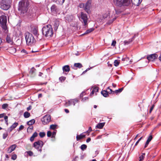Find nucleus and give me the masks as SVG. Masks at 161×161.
Wrapping results in <instances>:
<instances>
[{
    "instance_id": "1",
    "label": "nucleus",
    "mask_w": 161,
    "mask_h": 161,
    "mask_svg": "<svg viewBox=\"0 0 161 161\" xmlns=\"http://www.w3.org/2000/svg\"><path fill=\"white\" fill-rule=\"evenodd\" d=\"M42 33L46 37L49 38L52 37L53 34V31L52 26L48 25L44 26L42 29Z\"/></svg>"
},
{
    "instance_id": "2",
    "label": "nucleus",
    "mask_w": 161,
    "mask_h": 161,
    "mask_svg": "<svg viewBox=\"0 0 161 161\" xmlns=\"http://www.w3.org/2000/svg\"><path fill=\"white\" fill-rule=\"evenodd\" d=\"M29 5L27 2L20 1L19 4L18 10L21 13L24 14L27 12Z\"/></svg>"
},
{
    "instance_id": "3",
    "label": "nucleus",
    "mask_w": 161,
    "mask_h": 161,
    "mask_svg": "<svg viewBox=\"0 0 161 161\" xmlns=\"http://www.w3.org/2000/svg\"><path fill=\"white\" fill-rule=\"evenodd\" d=\"M108 23L109 24L112 23L117 18V16L116 14H118L119 12L114 9L108 11Z\"/></svg>"
},
{
    "instance_id": "4",
    "label": "nucleus",
    "mask_w": 161,
    "mask_h": 161,
    "mask_svg": "<svg viewBox=\"0 0 161 161\" xmlns=\"http://www.w3.org/2000/svg\"><path fill=\"white\" fill-rule=\"evenodd\" d=\"M25 36L27 44L31 45L35 42V40L31 34L29 32H26L25 34Z\"/></svg>"
},
{
    "instance_id": "5",
    "label": "nucleus",
    "mask_w": 161,
    "mask_h": 161,
    "mask_svg": "<svg viewBox=\"0 0 161 161\" xmlns=\"http://www.w3.org/2000/svg\"><path fill=\"white\" fill-rule=\"evenodd\" d=\"M11 3V0H2L0 6L2 9L7 10L10 8Z\"/></svg>"
},
{
    "instance_id": "6",
    "label": "nucleus",
    "mask_w": 161,
    "mask_h": 161,
    "mask_svg": "<svg viewBox=\"0 0 161 161\" xmlns=\"http://www.w3.org/2000/svg\"><path fill=\"white\" fill-rule=\"evenodd\" d=\"M114 4L119 7L127 6L130 3L129 0H113Z\"/></svg>"
},
{
    "instance_id": "7",
    "label": "nucleus",
    "mask_w": 161,
    "mask_h": 161,
    "mask_svg": "<svg viewBox=\"0 0 161 161\" xmlns=\"http://www.w3.org/2000/svg\"><path fill=\"white\" fill-rule=\"evenodd\" d=\"M7 16H6L2 15L0 16V25L4 30H6L7 29Z\"/></svg>"
},
{
    "instance_id": "8",
    "label": "nucleus",
    "mask_w": 161,
    "mask_h": 161,
    "mask_svg": "<svg viewBox=\"0 0 161 161\" xmlns=\"http://www.w3.org/2000/svg\"><path fill=\"white\" fill-rule=\"evenodd\" d=\"M79 19L85 27L87 26L88 18L86 14L81 12L80 16H79Z\"/></svg>"
},
{
    "instance_id": "9",
    "label": "nucleus",
    "mask_w": 161,
    "mask_h": 161,
    "mask_svg": "<svg viewBox=\"0 0 161 161\" xmlns=\"http://www.w3.org/2000/svg\"><path fill=\"white\" fill-rule=\"evenodd\" d=\"M43 143L41 141L35 142L33 144L34 147L40 152L42 151V148L43 146Z\"/></svg>"
},
{
    "instance_id": "10",
    "label": "nucleus",
    "mask_w": 161,
    "mask_h": 161,
    "mask_svg": "<svg viewBox=\"0 0 161 161\" xmlns=\"http://www.w3.org/2000/svg\"><path fill=\"white\" fill-rule=\"evenodd\" d=\"M51 119V116L49 115H45L42 119V121L44 125L47 124L48 123Z\"/></svg>"
},
{
    "instance_id": "11",
    "label": "nucleus",
    "mask_w": 161,
    "mask_h": 161,
    "mask_svg": "<svg viewBox=\"0 0 161 161\" xmlns=\"http://www.w3.org/2000/svg\"><path fill=\"white\" fill-rule=\"evenodd\" d=\"M91 0H88L85 5V10L88 14L90 12V8L91 5Z\"/></svg>"
},
{
    "instance_id": "12",
    "label": "nucleus",
    "mask_w": 161,
    "mask_h": 161,
    "mask_svg": "<svg viewBox=\"0 0 161 161\" xmlns=\"http://www.w3.org/2000/svg\"><path fill=\"white\" fill-rule=\"evenodd\" d=\"M158 57V55L156 54H152L148 56L147 58L149 61H153Z\"/></svg>"
},
{
    "instance_id": "13",
    "label": "nucleus",
    "mask_w": 161,
    "mask_h": 161,
    "mask_svg": "<svg viewBox=\"0 0 161 161\" xmlns=\"http://www.w3.org/2000/svg\"><path fill=\"white\" fill-rule=\"evenodd\" d=\"M60 20L56 19L54 21L53 26L54 28L55 31H56L57 30L58 26L59 25Z\"/></svg>"
},
{
    "instance_id": "14",
    "label": "nucleus",
    "mask_w": 161,
    "mask_h": 161,
    "mask_svg": "<svg viewBox=\"0 0 161 161\" xmlns=\"http://www.w3.org/2000/svg\"><path fill=\"white\" fill-rule=\"evenodd\" d=\"M18 125V123L15 122L8 129V131L9 132H11L14 129L17 127Z\"/></svg>"
},
{
    "instance_id": "15",
    "label": "nucleus",
    "mask_w": 161,
    "mask_h": 161,
    "mask_svg": "<svg viewBox=\"0 0 161 161\" xmlns=\"http://www.w3.org/2000/svg\"><path fill=\"white\" fill-rule=\"evenodd\" d=\"M32 32L35 36H37L38 34V28L36 27H34L32 28Z\"/></svg>"
},
{
    "instance_id": "16",
    "label": "nucleus",
    "mask_w": 161,
    "mask_h": 161,
    "mask_svg": "<svg viewBox=\"0 0 161 161\" xmlns=\"http://www.w3.org/2000/svg\"><path fill=\"white\" fill-rule=\"evenodd\" d=\"M153 138L152 136V135H150L148 137L144 147V148H146L148 145L149 142L151 141Z\"/></svg>"
},
{
    "instance_id": "17",
    "label": "nucleus",
    "mask_w": 161,
    "mask_h": 161,
    "mask_svg": "<svg viewBox=\"0 0 161 161\" xmlns=\"http://www.w3.org/2000/svg\"><path fill=\"white\" fill-rule=\"evenodd\" d=\"M142 0H131L133 4L136 6H138L142 2Z\"/></svg>"
},
{
    "instance_id": "18",
    "label": "nucleus",
    "mask_w": 161,
    "mask_h": 161,
    "mask_svg": "<svg viewBox=\"0 0 161 161\" xmlns=\"http://www.w3.org/2000/svg\"><path fill=\"white\" fill-rule=\"evenodd\" d=\"M6 41L8 43H9L11 44L12 43L13 40L11 38L9 35H7L6 37Z\"/></svg>"
},
{
    "instance_id": "19",
    "label": "nucleus",
    "mask_w": 161,
    "mask_h": 161,
    "mask_svg": "<svg viewBox=\"0 0 161 161\" xmlns=\"http://www.w3.org/2000/svg\"><path fill=\"white\" fill-rule=\"evenodd\" d=\"M53 2H55L57 4L59 5H62L65 0H52Z\"/></svg>"
},
{
    "instance_id": "20",
    "label": "nucleus",
    "mask_w": 161,
    "mask_h": 161,
    "mask_svg": "<svg viewBox=\"0 0 161 161\" xmlns=\"http://www.w3.org/2000/svg\"><path fill=\"white\" fill-rule=\"evenodd\" d=\"M64 72H68L70 70L69 66L68 65H65L63 67Z\"/></svg>"
},
{
    "instance_id": "21",
    "label": "nucleus",
    "mask_w": 161,
    "mask_h": 161,
    "mask_svg": "<svg viewBox=\"0 0 161 161\" xmlns=\"http://www.w3.org/2000/svg\"><path fill=\"white\" fill-rule=\"evenodd\" d=\"M105 123H101L98 124L96 126V129H102L105 125Z\"/></svg>"
},
{
    "instance_id": "22",
    "label": "nucleus",
    "mask_w": 161,
    "mask_h": 161,
    "mask_svg": "<svg viewBox=\"0 0 161 161\" xmlns=\"http://www.w3.org/2000/svg\"><path fill=\"white\" fill-rule=\"evenodd\" d=\"M98 87H94L92 92H91V93H90V96H92V95H93L94 94V93H95V92H98Z\"/></svg>"
},
{
    "instance_id": "23",
    "label": "nucleus",
    "mask_w": 161,
    "mask_h": 161,
    "mask_svg": "<svg viewBox=\"0 0 161 161\" xmlns=\"http://www.w3.org/2000/svg\"><path fill=\"white\" fill-rule=\"evenodd\" d=\"M36 69L34 67H32L30 70L29 74L31 75H32V76H35V74H34L35 71Z\"/></svg>"
},
{
    "instance_id": "24",
    "label": "nucleus",
    "mask_w": 161,
    "mask_h": 161,
    "mask_svg": "<svg viewBox=\"0 0 161 161\" xmlns=\"http://www.w3.org/2000/svg\"><path fill=\"white\" fill-rule=\"evenodd\" d=\"M37 136V133L36 132H34L32 135V136L30 138V140L31 142H33L34 139L35 137H36Z\"/></svg>"
},
{
    "instance_id": "25",
    "label": "nucleus",
    "mask_w": 161,
    "mask_h": 161,
    "mask_svg": "<svg viewBox=\"0 0 161 161\" xmlns=\"http://www.w3.org/2000/svg\"><path fill=\"white\" fill-rule=\"evenodd\" d=\"M85 136V135L83 134H81L80 135H77L76 136V140L77 141H78L79 140L84 137Z\"/></svg>"
},
{
    "instance_id": "26",
    "label": "nucleus",
    "mask_w": 161,
    "mask_h": 161,
    "mask_svg": "<svg viewBox=\"0 0 161 161\" xmlns=\"http://www.w3.org/2000/svg\"><path fill=\"white\" fill-rule=\"evenodd\" d=\"M108 93L107 92V91H106L105 90H103V91H102L101 92V94L104 97H107L108 96Z\"/></svg>"
},
{
    "instance_id": "27",
    "label": "nucleus",
    "mask_w": 161,
    "mask_h": 161,
    "mask_svg": "<svg viewBox=\"0 0 161 161\" xmlns=\"http://www.w3.org/2000/svg\"><path fill=\"white\" fill-rule=\"evenodd\" d=\"M35 120L34 119H32L29 121L27 122V124L28 125H32L35 123Z\"/></svg>"
},
{
    "instance_id": "28",
    "label": "nucleus",
    "mask_w": 161,
    "mask_h": 161,
    "mask_svg": "<svg viewBox=\"0 0 161 161\" xmlns=\"http://www.w3.org/2000/svg\"><path fill=\"white\" fill-rule=\"evenodd\" d=\"M71 103H72V104H73L74 105H75V104L77 103L78 101V100L77 99H71Z\"/></svg>"
},
{
    "instance_id": "29",
    "label": "nucleus",
    "mask_w": 161,
    "mask_h": 161,
    "mask_svg": "<svg viewBox=\"0 0 161 161\" xmlns=\"http://www.w3.org/2000/svg\"><path fill=\"white\" fill-rule=\"evenodd\" d=\"M17 145L16 144H14L12 145L9 147V148L10 149V150H11V151H13L15 149Z\"/></svg>"
},
{
    "instance_id": "30",
    "label": "nucleus",
    "mask_w": 161,
    "mask_h": 161,
    "mask_svg": "<svg viewBox=\"0 0 161 161\" xmlns=\"http://www.w3.org/2000/svg\"><path fill=\"white\" fill-rule=\"evenodd\" d=\"M74 66L76 68H80L82 66L81 64L80 63H75L74 65Z\"/></svg>"
},
{
    "instance_id": "31",
    "label": "nucleus",
    "mask_w": 161,
    "mask_h": 161,
    "mask_svg": "<svg viewBox=\"0 0 161 161\" xmlns=\"http://www.w3.org/2000/svg\"><path fill=\"white\" fill-rule=\"evenodd\" d=\"M108 14L109 13L108 11L106 12L103 15V18L105 19L106 18H107L108 20V19H109L108 18Z\"/></svg>"
},
{
    "instance_id": "32",
    "label": "nucleus",
    "mask_w": 161,
    "mask_h": 161,
    "mask_svg": "<svg viewBox=\"0 0 161 161\" xmlns=\"http://www.w3.org/2000/svg\"><path fill=\"white\" fill-rule=\"evenodd\" d=\"M51 9L52 12L56 11L57 10V7L55 5H53L51 7Z\"/></svg>"
},
{
    "instance_id": "33",
    "label": "nucleus",
    "mask_w": 161,
    "mask_h": 161,
    "mask_svg": "<svg viewBox=\"0 0 161 161\" xmlns=\"http://www.w3.org/2000/svg\"><path fill=\"white\" fill-rule=\"evenodd\" d=\"M30 116V114L27 112H25L24 113V116L25 118H28Z\"/></svg>"
},
{
    "instance_id": "34",
    "label": "nucleus",
    "mask_w": 161,
    "mask_h": 161,
    "mask_svg": "<svg viewBox=\"0 0 161 161\" xmlns=\"http://www.w3.org/2000/svg\"><path fill=\"white\" fill-rule=\"evenodd\" d=\"M94 30V29L93 28H91L89 29L86 31V32L84 33V34L85 35L86 34H88L93 31Z\"/></svg>"
},
{
    "instance_id": "35",
    "label": "nucleus",
    "mask_w": 161,
    "mask_h": 161,
    "mask_svg": "<svg viewBox=\"0 0 161 161\" xmlns=\"http://www.w3.org/2000/svg\"><path fill=\"white\" fill-rule=\"evenodd\" d=\"M70 99L69 100L68 102H66L64 105L65 106L67 107L72 105V103H71Z\"/></svg>"
},
{
    "instance_id": "36",
    "label": "nucleus",
    "mask_w": 161,
    "mask_h": 161,
    "mask_svg": "<svg viewBox=\"0 0 161 161\" xmlns=\"http://www.w3.org/2000/svg\"><path fill=\"white\" fill-rule=\"evenodd\" d=\"M120 63V60H116L114 61V65L115 66H118L119 64Z\"/></svg>"
},
{
    "instance_id": "37",
    "label": "nucleus",
    "mask_w": 161,
    "mask_h": 161,
    "mask_svg": "<svg viewBox=\"0 0 161 161\" xmlns=\"http://www.w3.org/2000/svg\"><path fill=\"white\" fill-rule=\"evenodd\" d=\"M123 88H122L119 89V90H116L115 91H114L113 93H118L119 92H120L123 90Z\"/></svg>"
},
{
    "instance_id": "38",
    "label": "nucleus",
    "mask_w": 161,
    "mask_h": 161,
    "mask_svg": "<svg viewBox=\"0 0 161 161\" xmlns=\"http://www.w3.org/2000/svg\"><path fill=\"white\" fill-rule=\"evenodd\" d=\"M57 125H52L50 126V129L53 130L55 129L57 126Z\"/></svg>"
},
{
    "instance_id": "39",
    "label": "nucleus",
    "mask_w": 161,
    "mask_h": 161,
    "mask_svg": "<svg viewBox=\"0 0 161 161\" xmlns=\"http://www.w3.org/2000/svg\"><path fill=\"white\" fill-rule=\"evenodd\" d=\"M145 155V153H143L140 157H139V161H142L144 159V156Z\"/></svg>"
},
{
    "instance_id": "40",
    "label": "nucleus",
    "mask_w": 161,
    "mask_h": 161,
    "mask_svg": "<svg viewBox=\"0 0 161 161\" xmlns=\"http://www.w3.org/2000/svg\"><path fill=\"white\" fill-rule=\"evenodd\" d=\"M80 147H81V150H83L85 149L86 148L87 146L85 144H83L81 145Z\"/></svg>"
},
{
    "instance_id": "41",
    "label": "nucleus",
    "mask_w": 161,
    "mask_h": 161,
    "mask_svg": "<svg viewBox=\"0 0 161 161\" xmlns=\"http://www.w3.org/2000/svg\"><path fill=\"white\" fill-rule=\"evenodd\" d=\"M39 135L41 137H43L45 136V133L44 132H41L39 133Z\"/></svg>"
},
{
    "instance_id": "42",
    "label": "nucleus",
    "mask_w": 161,
    "mask_h": 161,
    "mask_svg": "<svg viewBox=\"0 0 161 161\" xmlns=\"http://www.w3.org/2000/svg\"><path fill=\"white\" fill-rule=\"evenodd\" d=\"M8 106V105L7 103H5L3 104L2 106V108L3 109H5Z\"/></svg>"
},
{
    "instance_id": "43",
    "label": "nucleus",
    "mask_w": 161,
    "mask_h": 161,
    "mask_svg": "<svg viewBox=\"0 0 161 161\" xmlns=\"http://www.w3.org/2000/svg\"><path fill=\"white\" fill-rule=\"evenodd\" d=\"M66 79V77L64 76H62L59 78V80L63 82Z\"/></svg>"
},
{
    "instance_id": "44",
    "label": "nucleus",
    "mask_w": 161,
    "mask_h": 161,
    "mask_svg": "<svg viewBox=\"0 0 161 161\" xmlns=\"http://www.w3.org/2000/svg\"><path fill=\"white\" fill-rule=\"evenodd\" d=\"M107 92H108V93H112L113 94H114L113 93V92L114 91H112V90L109 88V87H108L107 89Z\"/></svg>"
},
{
    "instance_id": "45",
    "label": "nucleus",
    "mask_w": 161,
    "mask_h": 161,
    "mask_svg": "<svg viewBox=\"0 0 161 161\" xmlns=\"http://www.w3.org/2000/svg\"><path fill=\"white\" fill-rule=\"evenodd\" d=\"M47 135L48 137H50L51 136H52V133L50 131L47 132Z\"/></svg>"
},
{
    "instance_id": "46",
    "label": "nucleus",
    "mask_w": 161,
    "mask_h": 161,
    "mask_svg": "<svg viewBox=\"0 0 161 161\" xmlns=\"http://www.w3.org/2000/svg\"><path fill=\"white\" fill-rule=\"evenodd\" d=\"M132 41V39L131 40H130L128 41H124V43L125 45L129 44L130 42H131Z\"/></svg>"
},
{
    "instance_id": "47",
    "label": "nucleus",
    "mask_w": 161,
    "mask_h": 161,
    "mask_svg": "<svg viewBox=\"0 0 161 161\" xmlns=\"http://www.w3.org/2000/svg\"><path fill=\"white\" fill-rule=\"evenodd\" d=\"M17 158V155L16 154H14L12 155L11 159L13 160H15Z\"/></svg>"
},
{
    "instance_id": "48",
    "label": "nucleus",
    "mask_w": 161,
    "mask_h": 161,
    "mask_svg": "<svg viewBox=\"0 0 161 161\" xmlns=\"http://www.w3.org/2000/svg\"><path fill=\"white\" fill-rule=\"evenodd\" d=\"M21 53L24 54H27L28 53L27 51L24 49H22L21 51Z\"/></svg>"
},
{
    "instance_id": "49",
    "label": "nucleus",
    "mask_w": 161,
    "mask_h": 161,
    "mask_svg": "<svg viewBox=\"0 0 161 161\" xmlns=\"http://www.w3.org/2000/svg\"><path fill=\"white\" fill-rule=\"evenodd\" d=\"M8 135V134L7 132L4 133L3 135V138L4 139H5Z\"/></svg>"
},
{
    "instance_id": "50",
    "label": "nucleus",
    "mask_w": 161,
    "mask_h": 161,
    "mask_svg": "<svg viewBox=\"0 0 161 161\" xmlns=\"http://www.w3.org/2000/svg\"><path fill=\"white\" fill-rule=\"evenodd\" d=\"M116 42L115 40L113 41L111 44V46H115L116 44Z\"/></svg>"
},
{
    "instance_id": "51",
    "label": "nucleus",
    "mask_w": 161,
    "mask_h": 161,
    "mask_svg": "<svg viewBox=\"0 0 161 161\" xmlns=\"http://www.w3.org/2000/svg\"><path fill=\"white\" fill-rule=\"evenodd\" d=\"M27 153L30 156H31L33 154V152L31 151H28L27 152Z\"/></svg>"
},
{
    "instance_id": "52",
    "label": "nucleus",
    "mask_w": 161,
    "mask_h": 161,
    "mask_svg": "<svg viewBox=\"0 0 161 161\" xmlns=\"http://www.w3.org/2000/svg\"><path fill=\"white\" fill-rule=\"evenodd\" d=\"M85 5L84 3H81L79 5V7L80 8H84V9H85Z\"/></svg>"
},
{
    "instance_id": "53",
    "label": "nucleus",
    "mask_w": 161,
    "mask_h": 161,
    "mask_svg": "<svg viewBox=\"0 0 161 161\" xmlns=\"http://www.w3.org/2000/svg\"><path fill=\"white\" fill-rule=\"evenodd\" d=\"M88 98L87 97H85L82 98V101L84 102L86 100H88Z\"/></svg>"
},
{
    "instance_id": "54",
    "label": "nucleus",
    "mask_w": 161,
    "mask_h": 161,
    "mask_svg": "<svg viewBox=\"0 0 161 161\" xmlns=\"http://www.w3.org/2000/svg\"><path fill=\"white\" fill-rule=\"evenodd\" d=\"M24 128V126L23 125H21L19 128V131L22 130Z\"/></svg>"
},
{
    "instance_id": "55",
    "label": "nucleus",
    "mask_w": 161,
    "mask_h": 161,
    "mask_svg": "<svg viewBox=\"0 0 161 161\" xmlns=\"http://www.w3.org/2000/svg\"><path fill=\"white\" fill-rule=\"evenodd\" d=\"M33 129V127L32 126H29L28 128L27 129V131H28V130H32Z\"/></svg>"
},
{
    "instance_id": "56",
    "label": "nucleus",
    "mask_w": 161,
    "mask_h": 161,
    "mask_svg": "<svg viewBox=\"0 0 161 161\" xmlns=\"http://www.w3.org/2000/svg\"><path fill=\"white\" fill-rule=\"evenodd\" d=\"M154 105H153L150 108V111H149V112L150 113H151V112L153 110V108H154Z\"/></svg>"
},
{
    "instance_id": "57",
    "label": "nucleus",
    "mask_w": 161,
    "mask_h": 161,
    "mask_svg": "<svg viewBox=\"0 0 161 161\" xmlns=\"http://www.w3.org/2000/svg\"><path fill=\"white\" fill-rule=\"evenodd\" d=\"M56 132L55 131L53 132L52 133V137H54L55 136Z\"/></svg>"
},
{
    "instance_id": "58",
    "label": "nucleus",
    "mask_w": 161,
    "mask_h": 161,
    "mask_svg": "<svg viewBox=\"0 0 161 161\" xmlns=\"http://www.w3.org/2000/svg\"><path fill=\"white\" fill-rule=\"evenodd\" d=\"M142 137H141L138 141H137L136 142V144H135V145H136L138 144V143L139 142V141L142 139Z\"/></svg>"
},
{
    "instance_id": "59",
    "label": "nucleus",
    "mask_w": 161,
    "mask_h": 161,
    "mask_svg": "<svg viewBox=\"0 0 161 161\" xmlns=\"http://www.w3.org/2000/svg\"><path fill=\"white\" fill-rule=\"evenodd\" d=\"M36 36H37V38L39 40H41L42 39V37L39 34H38Z\"/></svg>"
},
{
    "instance_id": "60",
    "label": "nucleus",
    "mask_w": 161,
    "mask_h": 161,
    "mask_svg": "<svg viewBox=\"0 0 161 161\" xmlns=\"http://www.w3.org/2000/svg\"><path fill=\"white\" fill-rule=\"evenodd\" d=\"M4 117L5 121H8V117L7 116H4Z\"/></svg>"
},
{
    "instance_id": "61",
    "label": "nucleus",
    "mask_w": 161,
    "mask_h": 161,
    "mask_svg": "<svg viewBox=\"0 0 161 161\" xmlns=\"http://www.w3.org/2000/svg\"><path fill=\"white\" fill-rule=\"evenodd\" d=\"M31 109V106H29L28 108H27V109L28 111L30 110Z\"/></svg>"
},
{
    "instance_id": "62",
    "label": "nucleus",
    "mask_w": 161,
    "mask_h": 161,
    "mask_svg": "<svg viewBox=\"0 0 161 161\" xmlns=\"http://www.w3.org/2000/svg\"><path fill=\"white\" fill-rule=\"evenodd\" d=\"M12 152V151H11V150H10V149H9V148H8V150H7V153H11Z\"/></svg>"
},
{
    "instance_id": "63",
    "label": "nucleus",
    "mask_w": 161,
    "mask_h": 161,
    "mask_svg": "<svg viewBox=\"0 0 161 161\" xmlns=\"http://www.w3.org/2000/svg\"><path fill=\"white\" fill-rule=\"evenodd\" d=\"M91 139L90 138H88L86 141L87 142H89L91 141Z\"/></svg>"
},
{
    "instance_id": "64",
    "label": "nucleus",
    "mask_w": 161,
    "mask_h": 161,
    "mask_svg": "<svg viewBox=\"0 0 161 161\" xmlns=\"http://www.w3.org/2000/svg\"><path fill=\"white\" fill-rule=\"evenodd\" d=\"M4 114H0V118H3V117L4 116Z\"/></svg>"
}]
</instances>
